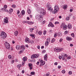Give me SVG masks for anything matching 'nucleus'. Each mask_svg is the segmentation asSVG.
<instances>
[{
	"mask_svg": "<svg viewBox=\"0 0 76 76\" xmlns=\"http://www.w3.org/2000/svg\"><path fill=\"white\" fill-rule=\"evenodd\" d=\"M1 37L3 38V39H4L5 38L7 37V34L5 32L2 31L1 34Z\"/></svg>",
	"mask_w": 76,
	"mask_h": 76,
	"instance_id": "nucleus-1",
	"label": "nucleus"
},
{
	"mask_svg": "<svg viewBox=\"0 0 76 76\" xmlns=\"http://www.w3.org/2000/svg\"><path fill=\"white\" fill-rule=\"evenodd\" d=\"M46 7H47V8H48V10H49L50 12H53V9L52 7H51V5H50V3H48L46 5Z\"/></svg>",
	"mask_w": 76,
	"mask_h": 76,
	"instance_id": "nucleus-2",
	"label": "nucleus"
},
{
	"mask_svg": "<svg viewBox=\"0 0 76 76\" xmlns=\"http://www.w3.org/2000/svg\"><path fill=\"white\" fill-rule=\"evenodd\" d=\"M54 50L56 52H60L61 51L63 50V48H54Z\"/></svg>",
	"mask_w": 76,
	"mask_h": 76,
	"instance_id": "nucleus-3",
	"label": "nucleus"
},
{
	"mask_svg": "<svg viewBox=\"0 0 76 76\" xmlns=\"http://www.w3.org/2000/svg\"><path fill=\"white\" fill-rule=\"evenodd\" d=\"M5 47L7 49L9 50L10 48V44L7 42H5L4 43Z\"/></svg>",
	"mask_w": 76,
	"mask_h": 76,
	"instance_id": "nucleus-4",
	"label": "nucleus"
},
{
	"mask_svg": "<svg viewBox=\"0 0 76 76\" xmlns=\"http://www.w3.org/2000/svg\"><path fill=\"white\" fill-rule=\"evenodd\" d=\"M39 56V54H35L34 55H31V58L32 59H34V58H38V57Z\"/></svg>",
	"mask_w": 76,
	"mask_h": 76,
	"instance_id": "nucleus-5",
	"label": "nucleus"
},
{
	"mask_svg": "<svg viewBox=\"0 0 76 76\" xmlns=\"http://www.w3.org/2000/svg\"><path fill=\"white\" fill-rule=\"evenodd\" d=\"M23 61L22 62V64L23 66H24V64H25V61H26L27 60V57L26 56L24 57L22 59Z\"/></svg>",
	"mask_w": 76,
	"mask_h": 76,
	"instance_id": "nucleus-6",
	"label": "nucleus"
},
{
	"mask_svg": "<svg viewBox=\"0 0 76 76\" xmlns=\"http://www.w3.org/2000/svg\"><path fill=\"white\" fill-rule=\"evenodd\" d=\"M40 13L41 14H42V15H45L46 14V12L44 9H42Z\"/></svg>",
	"mask_w": 76,
	"mask_h": 76,
	"instance_id": "nucleus-7",
	"label": "nucleus"
},
{
	"mask_svg": "<svg viewBox=\"0 0 76 76\" xmlns=\"http://www.w3.org/2000/svg\"><path fill=\"white\" fill-rule=\"evenodd\" d=\"M25 42L27 43H30L31 42V40L28 37H26L25 39Z\"/></svg>",
	"mask_w": 76,
	"mask_h": 76,
	"instance_id": "nucleus-8",
	"label": "nucleus"
},
{
	"mask_svg": "<svg viewBox=\"0 0 76 76\" xmlns=\"http://www.w3.org/2000/svg\"><path fill=\"white\" fill-rule=\"evenodd\" d=\"M4 22L5 23H7L8 22H9V21H8V19H9V18L7 17H5L4 19Z\"/></svg>",
	"mask_w": 76,
	"mask_h": 76,
	"instance_id": "nucleus-9",
	"label": "nucleus"
},
{
	"mask_svg": "<svg viewBox=\"0 0 76 76\" xmlns=\"http://www.w3.org/2000/svg\"><path fill=\"white\" fill-rule=\"evenodd\" d=\"M48 27H50V26H51V27H52V28L53 27H54V25H53V23H51V22H49V24L48 25Z\"/></svg>",
	"mask_w": 76,
	"mask_h": 76,
	"instance_id": "nucleus-10",
	"label": "nucleus"
},
{
	"mask_svg": "<svg viewBox=\"0 0 76 76\" xmlns=\"http://www.w3.org/2000/svg\"><path fill=\"white\" fill-rule=\"evenodd\" d=\"M39 61L40 62L41 65H42V64L43 66V65H44V64H45V63L44 62V61H42V60L41 59H39Z\"/></svg>",
	"mask_w": 76,
	"mask_h": 76,
	"instance_id": "nucleus-11",
	"label": "nucleus"
},
{
	"mask_svg": "<svg viewBox=\"0 0 76 76\" xmlns=\"http://www.w3.org/2000/svg\"><path fill=\"white\" fill-rule=\"evenodd\" d=\"M66 39L68 41H72V38L70 37H66Z\"/></svg>",
	"mask_w": 76,
	"mask_h": 76,
	"instance_id": "nucleus-12",
	"label": "nucleus"
},
{
	"mask_svg": "<svg viewBox=\"0 0 76 76\" xmlns=\"http://www.w3.org/2000/svg\"><path fill=\"white\" fill-rule=\"evenodd\" d=\"M47 58H48L47 54H46L44 56V59L46 61H47Z\"/></svg>",
	"mask_w": 76,
	"mask_h": 76,
	"instance_id": "nucleus-13",
	"label": "nucleus"
},
{
	"mask_svg": "<svg viewBox=\"0 0 76 76\" xmlns=\"http://www.w3.org/2000/svg\"><path fill=\"white\" fill-rule=\"evenodd\" d=\"M67 28H68L69 29H72V25L70 24H68V26H67Z\"/></svg>",
	"mask_w": 76,
	"mask_h": 76,
	"instance_id": "nucleus-14",
	"label": "nucleus"
},
{
	"mask_svg": "<svg viewBox=\"0 0 76 76\" xmlns=\"http://www.w3.org/2000/svg\"><path fill=\"white\" fill-rule=\"evenodd\" d=\"M21 12V13H20L21 16H22V15L23 16V15H25V11L24 10H22Z\"/></svg>",
	"mask_w": 76,
	"mask_h": 76,
	"instance_id": "nucleus-15",
	"label": "nucleus"
},
{
	"mask_svg": "<svg viewBox=\"0 0 76 76\" xmlns=\"http://www.w3.org/2000/svg\"><path fill=\"white\" fill-rule=\"evenodd\" d=\"M66 24H64V23H62L60 26V28H63L64 26Z\"/></svg>",
	"mask_w": 76,
	"mask_h": 76,
	"instance_id": "nucleus-16",
	"label": "nucleus"
},
{
	"mask_svg": "<svg viewBox=\"0 0 76 76\" xmlns=\"http://www.w3.org/2000/svg\"><path fill=\"white\" fill-rule=\"evenodd\" d=\"M67 25L65 24V25L63 27V29L64 30H66L67 29Z\"/></svg>",
	"mask_w": 76,
	"mask_h": 76,
	"instance_id": "nucleus-17",
	"label": "nucleus"
},
{
	"mask_svg": "<svg viewBox=\"0 0 76 76\" xmlns=\"http://www.w3.org/2000/svg\"><path fill=\"white\" fill-rule=\"evenodd\" d=\"M29 35H30V36L31 37H32V38L33 39H34V38H35V35H34L33 34H30Z\"/></svg>",
	"mask_w": 76,
	"mask_h": 76,
	"instance_id": "nucleus-18",
	"label": "nucleus"
},
{
	"mask_svg": "<svg viewBox=\"0 0 76 76\" xmlns=\"http://www.w3.org/2000/svg\"><path fill=\"white\" fill-rule=\"evenodd\" d=\"M21 48L20 49H21V50H25V46L23 45H22L21 46Z\"/></svg>",
	"mask_w": 76,
	"mask_h": 76,
	"instance_id": "nucleus-19",
	"label": "nucleus"
},
{
	"mask_svg": "<svg viewBox=\"0 0 76 76\" xmlns=\"http://www.w3.org/2000/svg\"><path fill=\"white\" fill-rule=\"evenodd\" d=\"M54 9L56 10H59V8H58V7L57 6H55L54 7Z\"/></svg>",
	"mask_w": 76,
	"mask_h": 76,
	"instance_id": "nucleus-20",
	"label": "nucleus"
},
{
	"mask_svg": "<svg viewBox=\"0 0 76 76\" xmlns=\"http://www.w3.org/2000/svg\"><path fill=\"white\" fill-rule=\"evenodd\" d=\"M62 60H63L66 59V57H65V56H64V54L62 55Z\"/></svg>",
	"mask_w": 76,
	"mask_h": 76,
	"instance_id": "nucleus-21",
	"label": "nucleus"
},
{
	"mask_svg": "<svg viewBox=\"0 0 76 76\" xmlns=\"http://www.w3.org/2000/svg\"><path fill=\"white\" fill-rule=\"evenodd\" d=\"M27 12L28 14H31V10L30 9H28L27 10Z\"/></svg>",
	"mask_w": 76,
	"mask_h": 76,
	"instance_id": "nucleus-22",
	"label": "nucleus"
},
{
	"mask_svg": "<svg viewBox=\"0 0 76 76\" xmlns=\"http://www.w3.org/2000/svg\"><path fill=\"white\" fill-rule=\"evenodd\" d=\"M66 8H67V5H64L63 7L64 9H66Z\"/></svg>",
	"mask_w": 76,
	"mask_h": 76,
	"instance_id": "nucleus-23",
	"label": "nucleus"
},
{
	"mask_svg": "<svg viewBox=\"0 0 76 76\" xmlns=\"http://www.w3.org/2000/svg\"><path fill=\"white\" fill-rule=\"evenodd\" d=\"M14 34L15 36H17L18 35V31H15L14 32Z\"/></svg>",
	"mask_w": 76,
	"mask_h": 76,
	"instance_id": "nucleus-24",
	"label": "nucleus"
},
{
	"mask_svg": "<svg viewBox=\"0 0 76 76\" xmlns=\"http://www.w3.org/2000/svg\"><path fill=\"white\" fill-rule=\"evenodd\" d=\"M22 50L21 49L20 51L19 52V54H21V53H22L23 52V50Z\"/></svg>",
	"mask_w": 76,
	"mask_h": 76,
	"instance_id": "nucleus-25",
	"label": "nucleus"
},
{
	"mask_svg": "<svg viewBox=\"0 0 76 76\" xmlns=\"http://www.w3.org/2000/svg\"><path fill=\"white\" fill-rule=\"evenodd\" d=\"M49 44V42L46 41L45 42V46H48V45Z\"/></svg>",
	"mask_w": 76,
	"mask_h": 76,
	"instance_id": "nucleus-26",
	"label": "nucleus"
},
{
	"mask_svg": "<svg viewBox=\"0 0 76 76\" xmlns=\"http://www.w3.org/2000/svg\"><path fill=\"white\" fill-rule=\"evenodd\" d=\"M16 48L17 50H19V49H20V46H19V45L16 46Z\"/></svg>",
	"mask_w": 76,
	"mask_h": 76,
	"instance_id": "nucleus-27",
	"label": "nucleus"
},
{
	"mask_svg": "<svg viewBox=\"0 0 76 76\" xmlns=\"http://www.w3.org/2000/svg\"><path fill=\"white\" fill-rule=\"evenodd\" d=\"M46 42L49 43L50 42V38H48Z\"/></svg>",
	"mask_w": 76,
	"mask_h": 76,
	"instance_id": "nucleus-28",
	"label": "nucleus"
},
{
	"mask_svg": "<svg viewBox=\"0 0 76 76\" xmlns=\"http://www.w3.org/2000/svg\"><path fill=\"white\" fill-rule=\"evenodd\" d=\"M30 74L31 75H35V73L34 72H31Z\"/></svg>",
	"mask_w": 76,
	"mask_h": 76,
	"instance_id": "nucleus-29",
	"label": "nucleus"
},
{
	"mask_svg": "<svg viewBox=\"0 0 76 76\" xmlns=\"http://www.w3.org/2000/svg\"><path fill=\"white\" fill-rule=\"evenodd\" d=\"M38 34L39 35H42V31H40L38 33Z\"/></svg>",
	"mask_w": 76,
	"mask_h": 76,
	"instance_id": "nucleus-30",
	"label": "nucleus"
},
{
	"mask_svg": "<svg viewBox=\"0 0 76 76\" xmlns=\"http://www.w3.org/2000/svg\"><path fill=\"white\" fill-rule=\"evenodd\" d=\"M57 11H58V10H54V11H53V13H54V14H56V13H57Z\"/></svg>",
	"mask_w": 76,
	"mask_h": 76,
	"instance_id": "nucleus-31",
	"label": "nucleus"
},
{
	"mask_svg": "<svg viewBox=\"0 0 76 76\" xmlns=\"http://www.w3.org/2000/svg\"><path fill=\"white\" fill-rule=\"evenodd\" d=\"M28 24H29V25H32L34 23L32 21H29L28 22Z\"/></svg>",
	"mask_w": 76,
	"mask_h": 76,
	"instance_id": "nucleus-32",
	"label": "nucleus"
},
{
	"mask_svg": "<svg viewBox=\"0 0 76 76\" xmlns=\"http://www.w3.org/2000/svg\"><path fill=\"white\" fill-rule=\"evenodd\" d=\"M54 41H55V39L54 38H53L52 39V41H51V42H52V43H53V42H54Z\"/></svg>",
	"mask_w": 76,
	"mask_h": 76,
	"instance_id": "nucleus-33",
	"label": "nucleus"
},
{
	"mask_svg": "<svg viewBox=\"0 0 76 76\" xmlns=\"http://www.w3.org/2000/svg\"><path fill=\"white\" fill-rule=\"evenodd\" d=\"M69 19H70V17H67L66 18V20H69Z\"/></svg>",
	"mask_w": 76,
	"mask_h": 76,
	"instance_id": "nucleus-34",
	"label": "nucleus"
},
{
	"mask_svg": "<svg viewBox=\"0 0 76 76\" xmlns=\"http://www.w3.org/2000/svg\"><path fill=\"white\" fill-rule=\"evenodd\" d=\"M39 17H40V18H41V16H40V15H39V16H38V15H37L36 16V18H37V19H38V18H39Z\"/></svg>",
	"mask_w": 76,
	"mask_h": 76,
	"instance_id": "nucleus-35",
	"label": "nucleus"
},
{
	"mask_svg": "<svg viewBox=\"0 0 76 76\" xmlns=\"http://www.w3.org/2000/svg\"><path fill=\"white\" fill-rule=\"evenodd\" d=\"M13 9L11 8L10 9V12H11V13H12L13 12Z\"/></svg>",
	"mask_w": 76,
	"mask_h": 76,
	"instance_id": "nucleus-36",
	"label": "nucleus"
},
{
	"mask_svg": "<svg viewBox=\"0 0 76 76\" xmlns=\"http://www.w3.org/2000/svg\"><path fill=\"white\" fill-rule=\"evenodd\" d=\"M8 58L10 59H11V58H12V56H11L10 55H9L8 56Z\"/></svg>",
	"mask_w": 76,
	"mask_h": 76,
	"instance_id": "nucleus-37",
	"label": "nucleus"
},
{
	"mask_svg": "<svg viewBox=\"0 0 76 76\" xmlns=\"http://www.w3.org/2000/svg\"><path fill=\"white\" fill-rule=\"evenodd\" d=\"M12 7H13V8H15L16 7V6L15 5L13 4L12 5Z\"/></svg>",
	"mask_w": 76,
	"mask_h": 76,
	"instance_id": "nucleus-38",
	"label": "nucleus"
},
{
	"mask_svg": "<svg viewBox=\"0 0 76 76\" xmlns=\"http://www.w3.org/2000/svg\"><path fill=\"white\" fill-rule=\"evenodd\" d=\"M71 35L72 37H74V36H75V34H74L73 33H72V34H71Z\"/></svg>",
	"mask_w": 76,
	"mask_h": 76,
	"instance_id": "nucleus-39",
	"label": "nucleus"
},
{
	"mask_svg": "<svg viewBox=\"0 0 76 76\" xmlns=\"http://www.w3.org/2000/svg\"><path fill=\"white\" fill-rule=\"evenodd\" d=\"M68 73L69 75H72V72L71 71H70L68 72Z\"/></svg>",
	"mask_w": 76,
	"mask_h": 76,
	"instance_id": "nucleus-40",
	"label": "nucleus"
},
{
	"mask_svg": "<svg viewBox=\"0 0 76 76\" xmlns=\"http://www.w3.org/2000/svg\"><path fill=\"white\" fill-rule=\"evenodd\" d=\"M49 75H50V73L49 72H47L46 75V76H49Z\"/></svg>",
	"mask_w": 76,
	"mask_h": 76,
	"instance_id": "nucleus-41",
	"label": "nucleus"
},
{
	"mask_svg": "<svg viewBox=\"0 0 76 76\" xmlns=\"http://www.w3.org/2000/svg\"><path fill=\"white\" fill-rule=\"evenodd\" d=\"M65 72H66V71H65V70L64 69L62 70V73H65Z\"/></svg>",
	"mask_w": 76,
	"mask_h": 76,
	"instance_id": "nucleus-42",
	"label": "nucleus"
},
{
	"mask_svg": "<svg viewBox=\"0 0 76 76\" xmlns=\"http://www.w3.org/2000/svg\"><path fill=\"white\" fill-rule=\"evenodd\" d=\"M68 33H69V31H66L64 32V34H68Z\"/></svg>",
	"mask_w": 76,
	"mask_h": 76,
	"instance_id": "nucleus-43",
	"label": "nucleus"
},
{
	"mask_svg": "<svg viewBox=\"0 0 76 76\" xmlns=\"http://www.w3.org/2000/svg\"><path fill=\"white\" fill-rule=\"evenodd\" d=\"M57 33H55L54 34V38H56V37H57Z\"/></svg>",
	"mask_w": 76,
	"mask_h": 76,
	"instance_id": "nucleus-44",
	"label": "nucleus"
},
{
	"mask_svg": "<svg viewBox=\"0 0 76 76\" xmlns=\"http://www.w3.org/2000/svg\"><path fill=\"white\" fill-rule=\"evenodd\" d=\"M59 58L60 60H61L62 58V57L61 56H59Z\"/></svg>",
	"mask_w": 76,
	"mask_h": 76,
	"instance_id": "nucleus-45",
	"label": "nucleus"
},
{
	"mask_svg": "<svg viewBox=\"0 0 76 76\" xmlns=\"http://www.w3.org/2000/svg\"><path fill=\"white\" fill-rule=\"evenodd\" d=\"M45 52H46V50H43L42 51V53L43 54H44V53H45Z\"/></svg>",
	"mask_w": 76,
	"mask_h": 76,
	"instance_id": "nucleus-46",
	"label": "nucleus"
},
{
	"mask_svg": "<svg viewBox=\"0 0 76 76\" xmlns=\"http://www.w3.org/2000/svg\"><path fill=\"white\" fill-rule=\"evenodd\" d=\"M47 34V31H45L43 33L44 35H45V34Z\"/></svg>",
	"mask_w": 76,
	"mask_h": 76,
	"instance_id": "nucleus-47",
	"label": "nucleus"
},
{
	"mask_svg": "<svg viewBox=\"0 0 76 76\" xmlns=\"http://www.w3.org/2000/svg\"><path fill=\"white\" fill-rule=\"evenodd\" d=\"M21 65L20 64H18V65H17V66H18V67L19 68H20V67H21Z\"/></svg>",
	"mask_w": 76,
	"mask_h": 76,
	"instance_id": "nucleus-48",
	"label": "nucleus"
},
{
	"mask_svg": "<svg viewBox=\"0 0 76 76\" xmlns=\"http://www.w3.org/2000/svg\"><path fill=\"white\" fill-rule=\"evenodd\" d=\"M4 7L5 9H6V8H7V5H4Z\"/></svg>",
	"mask_w": 76,
	"mask_h": 76,
	"instance_id": "nucleus-49",
	"label": "nucleus"
},
{
	"mask_svg": "<svg viewBox=\"0 0 76 76\" xmlns=\"http://www.w3.org/2000/svg\"><path fill=\"white\" fill-rule=\"evenodd\" d=\"M28 66H29V67H31V66H32V64L31 63L29 64Z\"/></svg>",
	"mask_w": 76,
	"mask_h": 76,
	"instance_id": "nucleus-50",
	"label": "nucleus"
},
{
	"mask_svg": "<svg viewBox=\"0 0 76 76\" xmlns=\"http://www.w3.org/2000/svg\"><path fill=\"white\" fill-rule=\"evenodd\" d=\"M20 13V11H19V10H18L17 11V15H18V14Z\"/></svg>",
	"mask_w": 76,
	"mask_h": 76,
	"instance_id": "nucleus-51",
	"label": "nucleus"
},
{
	"mask_svg": "<svg viewBox=\"0 0 76 76\" xmlns=\"http://www.w3.org/2000/svg\"><path fill=\"white\" fill-rule=\"evenodd\" d=\"M30 42L31 44H33L34 43V41L33 40L31 41H30Z\"/></svg>",
	"mask_w": 76,
	"mask_h": 76,
	"instance_id": "nucleus-52",
	"label": "nucleus"
},
{
	"mask_svg": "<svg viewBox=\"0 0 76 76\" xmlns=\"http://www.w3.org/2000/svg\"><path fill=\"white\" fill-rule=\"evenodd\" d=\"M58 23H59V22H58V21L55 22V25H56V24H57Z\"/></svg>",
	"mask_w": 76,
	"mask_h": 76,
	"instance_id": "nucleus-53",
	"label": "nucleus"
},
{
	"mask_svg": "<svg viewBox=\"0 0 76 76\" xmlns=\"http://www.w3.org/2000/svg\"><path fill=\"white\" fill-rule=\"evenodd\" d=\"M58 69H60L61 68V66L60 65L58 66Z\"/></svg>",
	"mask_w": 76,
	"mask_h": 76,
	"instance_id": "nucleus-54",
	"label": "nucleus"
},
{
	"mask_svg": "<svg viewBox=\"0 0 76 76\" xmlns=\"http://www.w3.org/2000/svg\"><path fill=\"white\" fill-rule=\"evenodd\" d=\"M54 64H55V65H56V66H57V64H58V63L57 62H56Z\"/></svg>",
	"mask_w": 76,
	"mask_h": 76,
	"instance_id": "nucleus-55",
	"label": "nucleus"
},
{
	"mask_svg": "<svg viewBox=\"0 0 76 76\" xmlns=\"http://www.w3.org/2000/svg\"><path fill=\"white\" fill-rule=\"evenodd\" d=\"M36 64L37 65H39V62L37 61V63H36Z\"/></svg>",
	"mask_w": 76,
	"mask_h": 76,
	"instance_id": "nucleus-56",
	"label": "nucleus"
},
{
	"mask_svg": "<svg viewBox=\"0 0 76 76\" xmlns=\"http://www.w3.org/2000/svg\"><path fill=\"white\" fill-rule=\"evenodd\" d=\"M21 72L23 74V73H25V71L24 70H23Z\"/></svg>",
	"mask_w": 76,
	"mask_h": 76,
	"instance_id": "nucleus-57",
	"label": "nucleus"
},
{
	"mask_svg": "<svg viewBox=\"0 0 76 76\" xmlns=\"http://www.w3.org/2000/svg\"><path fill=\"white\" fill-rule=\"evenodd\" d=\"M67 59H68V60H69V59H70V58H71V57H68L67 58Z\"/></svg>",
	"mask_w": 76,
	"mask_h": 76,
	"instance_id": "nucleus-58",
	"label": "nucleus"
},
{
	"mask_svg": "<svg viewBox=\"0 0 76 76\" xmlns=\"http://www.w3.org/2000/svg\"><path fill=\"white\" fill-rule=\"evenodd\" d=\"M11 63L12 64H13V63H14V60H12V61H11Z\"/></svg>",
	"mask_w": 76,
	"mask_h": 76,
	"instance_id": "nucleus-59",
	"label": "nucleus"
},
{
	"mask_svg": "<svg viewBox=\"0 0 76 76\" xmlns=\"http://www.w3.org/2000/svg\"><path fill=\"white\" fill-rule=\"evenodd\" d=\"M30 31L31 32H32V31H33V30L32 29V28H31V29H30Z\"/></svg>",
	"mask_w": 76,
	"mask_h": 76,
	"instance_id": "nucleus-60",
	"label": "nucleus"
},
{
	"mask_svg": "<svg viewBox=\"0 0 76 76\" xmlns=\"http://www.w3.org/2000/svg\"><path fill=\"white\" fill-rule=\"evenodd\" d=\"M62 40H63V39H60L59 42H61V41H62Z\"/></svg>",
	"mask_w": 76,
	"mask_h": 76,
	"instance_id": "nucleus-61",
	"label": "nucleus"
},
{
	"mask_svg": "<svg viewBox=\"0 0 76 76\" xmlns=\"http://www.w3.org/2000/svg\"><path fill=\"white\" fill-rule=\"evenodd\" d=\"M70 47H73V44H70Z\"/></svg>",
	"mask_w": 76,
	"mask_h": 76,
	"instance_id": "nucleus-62",
	"label": "nucleus"
},
{
	"mask_svg": "<svg viewBox=\"0 0 76 76\" xmlns=\"http://www.w3.org/2000/svg\"><path fill=\"white\" fill-rule=\"evenodd\" d=\"M23 23H26V21H23Z\"/></svg>",
	"mask_w": 76,
	"mask_h": 76,
	"instance_id": "nucleus-63",
	"label": "nucleus"
},
{
	"mask_svg": "<svg viewBox=\"0 0 76 76\" xmlns=\"http://www.w3.org/2000/svg\"><path fill=\"white\" fill-rule=\"evenodd\" d=\"M37 48L38 49H39L40 48V46H37Z\"/></svg>",
	"mask_w": 76,
	"mask_h": 76,
	"instance_id": "nucleus-64",
	"label": "nucleus"
}]
</instances>
